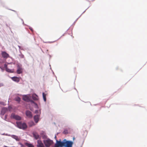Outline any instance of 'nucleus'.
<instances>
[{"label": "nucleus", "mask_w": 147, "mask_h": 147, "mask_svg": "<svg viewBox=\"0 0 147 147\" xmlns=\"http://www.w3.org/2000/svg\"><path fill=\"white\" fill-rule=\"evenodd\" d=\"M68 142H72L70 141H66L65 139L63 140V142H61L60 141H58L57 140H56V143L55 144H56L57 146L59 147H62L63 146H65V147H67V143Z\"/></svg>", "instance_id": "nucleus-1"}, {"label": "nucleus", "mask_w": 147, "mask_h": 147, "mask_svg": "<svg viewBox=\"0 0 147 147\" xmlns=\"http://www.w3.org/2000/svg\"><path fill=\"white\" fill-rule=\"evenodd\" d=\"M16 124L17 127L20 129L24 130L27 128L26 124L25 123H22L21 121H17L16 122Z\"/></svg>", "instance_id": "nucleus-2"}, {"label": "nucleus", "mask_w": 147, "mask_h": 147, "mask_svg": "<svg viewBox=\"0 0 147 147\" xmlns=\"http://www.w3.org/2000/svg\"><path fill=\"white\" fill-rule=\"evenodd\" d=\"M44 144L46 147H49L53 143L52 140L49 139L45 140L44 141Z\"/></svg>", "instance_id": "nucleus-3"}, {"label": "nucleus", "mask_w": 147, "mask_h": 147, "mask_svg": "<svg viewBox=\"0 0 147 147\" xmlns=\"http://www.w3.org/2000/svg\"><path fill=\"white\" fill-rule=\"evenodd\" d=\"M10 118L11 119H13L17 120H20L22 119L21 117L13 113L11 114Z\"/></svg>", "instance_id": "nucleus-4"}, {"label": "nucleus", "mask_w": 147, "mask_h": 147, "mask_svg": "<svg viewBox=\"0 0 147 147\" xmlns=\"http://www.w3.org/2000/svg\"><path fill=\"white\" fill-rule=\"evenodd\" d=\"M26 114L27 117L30 118H32V115L31 112L29 111H27L26 112Z\"/></svg>", "instance_id": "nucleus-5"}, {"label": "nucleus", "mask_w": 147, "mask_h": 147, "mask_svg": "<svg viewBox=\"0 0 147 147\" xmlns=\"http://www.w3.org/2000/svg\"><path fill=\"white\" fill-rule=\"evenodd\" d=\"M37 147H44L43 144L41 141L40 140L37 141Z\"/></svg>", "instance_id": "nucleus-6"}, {"label": "nucleus", "mask_w": 147, "mask_h": 147, "mask_svg": "<svg viewBox=\"0 0 147 147\" xmlns=\"http://www.w3.org/2000/svg\"><path fill=\"white\" fill-rule=\"evenodd\" d=\"M40 115H37L34 116V118L35 122L36 123H37L39 120Z\"/></svg>", "instance_id": "nucleus-7"}, {"label": "nucleus", "mask_w": 147, "mask_h": 147, "mask_svg": "<svg viewBox=\"0 0 147 147\" xmlns=\"http://www.w3.org/2000/svg\"><path fill=\"white\" fill-rule=\"evenodd\" d=\"M23 99L27 102H30V99L28 96L27 95L24 96L23 97Z\"/></svg>", "instance_id": "nucleus-8"}, {"label": "nucleus", "mask_w": 147, "mask_h": 147, "mask_svg": "<svg viewBox=\"0 0 147 147\" xmlns=\"http://www.w3.org/2000/svg\"><path fill=\"white\" fill-rule=\"evenodd\" d=\"M33 134L34 137L36 139H38L40 138V136L37 132H33Z\"/></svg>", "instance_id": "nucleus-9"}, {"label": "nucleus", "mask_w": 147, "mask_h": 147, "mask_svg": "<svg viewBox=\"0 0 147 147\" xmlns=\"http://www.w3.org/2000/svg\"><path fill=\"white\" fill-rule=\"evenodd\" d=\"M2 57L4 58H7L9 57L8 54L5 52H3L2 53Z\"/></svg>", "instance_id": "nucleus-10"}, {"label": "nucleus", "mask_w": 147, "mask_h": 147, "mask_svg": "<svg viewBox=\"0 0 147 147\" xmlns=\"http://www.w3.org/2000/svg\"><path fill=\"white\" fill-rule=\"evenodd\" d=\"M7 111V109L6 108H2L1 112V114L2 115H3Z\"/></svg>", "instance_id": "nucleus-11"}, {"label": "nucleus", "mask_w": 147, "mask_h": 147, "mask_svg": "<svg viewBox=\"0 0 147 147\" xmlns=\"http://www.w3.org/2000/svg\"><path fill=\"white\" fill-rule=\"evenodd\" d=\"M12 79L13 81L17 82H18L20 81L19 78L17 77H12Z\"/></svg>", "instance_id": "nucleus-12"}, {"label": "nucleus", "mask_w": 147, "mask_h": 147, "mask_svg": "<svg viewBox=\"0 0 147 147\" xmlns=\"http://www.w3.org/2000/svg\"><path fill=\"white\" fill-rule=\"evenodd\" d=\"M32 98L34 100H37L38 99V96L35 94L32 95Z\"/></svg>", "instance_id": "nucleus-13"}, {"label": "nucleus", "mask_w": 147, "mask_h": 147, "mask_svg": "<svg viewBox=\"0 0 147 147\" xmlns=\"http://www.w3.org/2000/svg\"><path fill=\"white\" fill-rule=\"evenodd\" d=\"M22 69L20 67H19L18 68V69L17 70V73L18 74H20L22 73Z\"/></svg>", "instance_id": "nucleus-14"}, {"label": "nucleus", "mask_w": 147, "mask_h": 147, "mask_svg": "<svg viewBox=\"0 0 147 147\" xmlns=\"http://www.w3.org/2000/svg\"><path fill=\"white\" fill-rule=\"evenodd\" d=\"M4 67H5L6 70L8 72H13V71L12 70L10 69L7 68V65L6 64H5Z\"/></svg>", "instance_id": "nucleus-15"}, {"label": "nucleus", "mask_w": 147, "mask_h": 147, "mask_svg": "<svg viewBox=\"0 0 147 147\" xmlns=\"http://www.w3.org/2000/svg\"><path fill=\"white\" fill-rule=\"evenodd\" d=\"M73 144L72 142H68L67 143V147H72V146Z\"/></svg>", "instance_id": "nucleus-16"}, {"label": "nucleus", "mask_w": 147, "mask_h": 147, "mask_svg": "<svg viewBox=\"0 0 147 147\" xmlns=\"http://www.w3.org/2000/svg\"><path fill=\"white\" fill-rule=\"evenodd\" d=\"M29 125L30 127L32 126L35 125V124L33 121H30L28 122Z\"/></svg>", "instance_id": "nucleus-17"}, {"label": "nucleus", "mask_w": 147, "mask_h": 147, "mask_svg": "<svg viewBox=\"0 0 147 147\" xmlns=\"http://www.w3.org/2000/svg\"><path fill=\"white\" fill-rule=\"evenodd\" d=\"M43 98L44 101L46 102V94L44 92L42 93Z\"/></svg>", "instance_id": "nucleus-18"}, {"label": "nucleus", "mask_w": 147, "mask_h": 147, "mask_svg": "<svg viewBox=\"0 0 147 147\" xmlns=\"http://www.w3.org/2000/svg\"><path fill=\"white\" fill-rule=\"evenodd\" d=\"M26 146L28 147H34V146L31 144L27 143Z\"/></svg>", "instance_id": "nucleus-19"}, {"label": "nucleus", "mask_w": 147, "mask_h": 147, "mask_svg": "<svg viewBox=\"0 0 147 147\" xmlns=\"http://www.w3.org/2000/svg\"><path fill=\"white\" fill-rule=\"evenodd\" d=\"M12 138H13L15 139L16 140L18 141L19 140V139L18 138V137L16 136L13 135L12 136Z\"/></svg>", "instance_id": "nucleus-20"}, {"label": "nucleus", "mask_w": 147, "mask_h": 147, "mask_svg": "<svg viewBox=\"0 0 147 147\" xmlns=\"http://www.w3.org/2000/svg\"><path fill=\"white\" fill-rule=\"evenodd\" d=\"M16 100L18 102H20V98L19 97H18L16 98Z\"/></svg>", "instance_id": "nucleus-21"}, {"label": "nucleus", "mask_w": 147, "mask_h": 147, "mask_svg": "<svg viewBox=\"0 0 147 147\" xmlns=\"http://www.w3.org/2000/svg\"><path fill=\"white\" fill-rule=\"evenodd\" d=\"M63 133L65 134H67L68 133L67 131L65 130L64 131H63Z\"/></svg>", "instance_id": "nucleus-22"}, {"label": "nucleus", "mask_w": 147, "mask_h": 147, "mask_svg": "<svg viewBox=\"0 0 147 147\" xmlns=\"http://www.w3.org/2000/svg\"><path fill=\"white\" fill-rule=\"evenodd\" d=\"M19 56H20V57L22 58H23L24 57V55L22 54L19 55Z\"/></svg>", "instance_id": "nucleus-23"}, {"label": "nucleus", "mask_w": 147, "mask_h": 147, "mask_svg": "<svg viewBox=\"0 0 147 147\" xmlns=\"http://www.w3.org/2000/svg\"><path fill=\"white\" fill-rule=\"evenodd\" d=\"M30 102L32 103H34L35 105H37V104L35 103V102L33 100H30Z\"/></svg>", "instance_id": "nucleus-24"}, {"label": "nucleus", "mask_w": 147, "mask_h": 147, "mask_svg": "<svg viewBox=\"0 0 147 147\" xmlns=\"http://www.w3.org/2000/svg\"><path fill=\"white\" fill-rule=\"evenodd\" d=\"M38 113L39 111L38 110H36L35 111V113L36 114Z\"/></svg>", "instance_id": "nucleus-25"}, {"label": "nucleus", "mask_w": 147, "mask_h": 147, "mask_svg": "<svg viewBox=\"0 0 147 147\" xmlns=\"http://www.w3.org/2000/svg\"><path fill=\"white\" fill-rule=\"evenodd\" d=\"M29 29L30 30L32 31V32L33 31V29H32V28H30Z\"/></svg>", "instance_id": "nucleus-26"}, {"label": "nucleus", "mask_w": 147, "mask_h": 147, "mask_svg": "<svg viewBox=\"0 0 147 147\" xmlns=\"http://www.w3.org/2000/svg\"><path fill=\"white\" fill-rule=\"evenodd\" d=\"M55 147H59L56 144H55Z\"/></svg>", "instance_id": "nucleus-27"}, {"label": "nucleus", "mask_w": 147, "mask_h": 147, "mask_svg": "<svg viewBox=\"0 0 147 147\" xmlns=\"http://www.w3.org/2000/svg\"><path fill=\"white\" fill-rule=\"evenodd\" d=\"M5 118H6V117H7V115H5Z\"/></svg>", "instance_id": "nucleus-28"}, {"label": "nucleus", "mask_w": 147, "mask_h": 147, "mask_svg": "<svg viewBox=\"0 0 147 147\" xmlns=\"http://www.w3.org/2000/svg\"><path fill=\"white\" fill-rule=\"evenodd\" d=\"M57 138L56 136H55V138Z\"/></svg>", "instance_id": "nucleus-29"}]
</instances>
